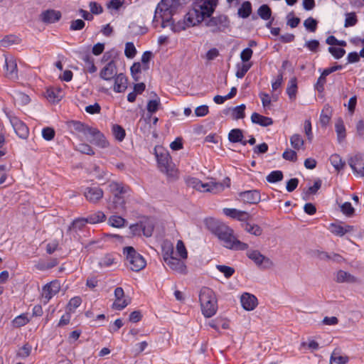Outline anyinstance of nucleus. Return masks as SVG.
I'll use <instances>...</instances> for the list:
<instances>
[{
    "instance_id": "f3484780",
    "label": "nucleus",
    "mask_w": 364,
    "mask_h": 364,
    "mask_svg": "<svg viewBox=\"0 0 364 364\" xmlns=\"http://www.w3.org/2000/svg\"><path fill=\"white\" fill-rule=\"evenodd\" d=\"M130 299L128 296H124L122 288H115V309H123L130 303Z\"/></svg>"
},
{
    "instance_id": "e433bc0d",
    "label": "nucleus",
    "mask_w": 364,
    "mask_h": 364,
    "mask_svg": "<svg viewBox=\"0 0 364 364\" xmlns=\"http://www.w3.org/2000/svg\"><path fill=\"white\" fill-rule=\"evenodd\" d=\"M297 92V81L296 77H292L289 82L288 87L287 88V93L291 100L296 98Z\"/></svg>"
},
{
    "instance_id": "39448f33",
    "label": "nucleus",
    "mask_w": 364,
    "mask_h": 364,
    "mask_svg": "<svg viewBox=\"0 0 364 364\" xmlns=\"http://www.w3.org/2000/svg\"><path fill=\"white\" fill-rule=\"evenodd\" d=\"M130 188L122 183H115V214L126 212L125 204L130 196ZM127 220L122 216L115 215V228H119L127 225Z\"/></svg>"
},
{
    "instance_id": "09e8293b",
    "label": "nucleus",
    "mask_w": 364,
    "mask_h": 364,
    "mask_svg": "<svg viewBox=\"0 0 364 364\" xmlns=\"http://www.w3.org/2000/svg\"><path fill=\"white\" fill-rule=\"evenodd\" d=\"M124 54L128 58H133L136 54V50L133 43L127 42L125 45Z\"/></svg>"
},
{
    "instance_id": "603ef678",
    "label": "nucleus",
    "mask_w": 364,
    "mask_h": 364,
    "mask_svg": "<svg viewBox=\"0 0 364 364\" xmlns=\"http://www.w3.org/2000/svg\"><path fill=\"white\" fill-rule=\"evenodd\" d=\"M14 100L21 105H26L29 103L30 97L23 92H16L14 96Z\"/></svg>"
},
{
    "instance_id": "2f4dec72",
    "label": "nucleus",
    "mask_w": 364,
    "mask_h": 364,
    "mask_svg": "<svg viewBox=\"0 0 364 364\" xmlns=\"http://www.w3.org/2000/svg\"><path fill=\"white\" fill-rule=\"evenodd\" d=\"M252 13V4L250 1H244L241 6L238 9L237 14L240 17L246 18L250 16Z\"/></svg>"
},
{
    "instance_id": "37998d69",
    "label": "nucleus",
    "mask_w": 364,
    "mask_h": 364,
    "mask_svg": "<svg viewBox=\"0 0 364 364\" xmlns=\"http://www.w3.org/2000/svg\"><path fill=\"white\" fill-rule=\"evenodd\" d=\"M29 322V319L27 316L24 314H22L18 316H16L13 320V325L14 327L19 328L25 326L26 323Z\"/></svg>"
},
{
    "instance_id": "79ce46f5",
    "label": "nucleus",
    "mask_w": 364,
    "mask_h": 364,
    "mask_svg": "<svg viewBox=\"0 0 364 364\" xmlns=\"http://www.w3.org/2000/svg\"><path fill=\"white\" fill-rule=\"evenodd\" d=\"M269 183H277L283 179V173L281 171H272L267 177Z\"/></svg>"
},
{
    "instance_id": "052dcab7",
    "label": "nucleus",
    "mask_w": 364,
    "mask_h": 364,
    "mask_svg": "<svg viewBox=\"0 0 364 364\" xmlns=\"http://www.w3.org/2000/svg\"><path fill=\"white\" fill-rule=\"evenodd\" d=\"M159 105H160L159 99L149 100L147 103V107H146L147 111L151 114L155 113L158 110Z\"/></svg>"
},
{
    "instance_id": "f704fd0d",
    "label": "nucleus",
    "mask_w": 364,
    "mask_h": 364,
    "mask_svg": "<svg viewBox=\"0 0 364 364\" xmlns=\"http://www.w3.org/2000/svg\"><path fill=\"white\" fill-rule=\"evenodd\" d=\"M139 228L141 229L143 235L148 237H151L153 233L154 225L149 220L140 221Z\"/></svg>"
},
{
    "instance_id": "f03ea898",
    "label": "nucleus",
    "mask_w": 364,
    "mask_h": 364,
    "mask_svg": "<svg viewBox=\"0 0 364 364\" xmlns=\"http://www.w3.org/2000/svg\"><path fill=\"white\" fill-rule=\"evenodd\" d=\"M182 0H161L157 5L152 19L154 28L158 26L159 19H161V27H168L172 16L181 5Z\"/></svg>"
},
{
    "instance_id": "b1692460",
    "label": "nucleus",
    "mask_w": 364,
    "mask_h": 364,
    "mask_svg": "<svg viewBox=\"0 0 364 364\" xmlns=\"http://www.w3.org/2000/svg\"><path fill=\"white\" fill-rule=\"evenodd\" d=\"M336 281L338 283L354 284L358 282V279L351 274L343 270H339L336 273Z\"/></svg>"
},
{
    "instance_id": "c03bdc74",
    "label": "nucleus",
    "mask_w": 364,
    "mask_h": 364,
    "mask_svg": "<svg viewBox=\"0 0 364 364\" xmlns=\"http://www.w3.org/2000/svg\"><path fill=\"white\" fill-rule=\"evenodd\" d=\"M290 143L294 149L299 150L304 145V140L298 134L292 135L290 138Z\"/></svg>"
},
{
    "instance_id": "423d86ee",
    "label": "nucleus",
    "mask_w": 364,
    "mask_h": 364,
    "mask_svg": "<svg viewBox=\"0 0 364 364\" xmlns=\"http://www.w3.org/2000/svg\"><path fill=\"white\" fill-rule=\"evenodd\" d=\"M199 301L203 314L210 318L214 316L218 309L215 292L209 287H203L199 292Z\"/></svg>"
},
{
    "instance_id": "bf43d9fd",
    "label": "nucleus",
    "mask_w": 364,
    "mask_h": 364,
    "mask_svg": "<svg viewBox=\"0 0 364 364\" xmlns=\"http://www.w3.org/2000/svg\"><path fill=\"white\" fill-rule=\"evenodd\" d=\"M76 150L82 154L93 155L95 153L92 148L87 144H80L76 146Z\"/></svg>"
},
{
    "instance_id": "5701e85b",
    "label": "nucleus",
    "mask_w": 364,
    "mask_h": 364,
    "mask_svg": "<svg viewBox=\"0 0 364 364\" xmlns=\"http://www.w3.org/2000/svg\"><path fill=\"white\" fill-rule=\"evenodd\" d=\"M196 24H191V22L188 21V14L185 16L183 21H178L176 23H174L173 18L168 23V26H171V30L175 33H179L181 31L185 30L187 27L194 26Z\"/></svg>"
},
{
    "instance_id": "4c0bfd02",
    "label": "nucleus",
    "mask_w": 364,
    "mask_h": 364,
    "mask_svg": "<svg viewBox=\"0 0 364 364\" xmlns=\"http://www.w3.org/2000/svg\"><path fill=\"white\" fill-rule=\"evenodd\" d=\"M330 161L332 166L336 168V171H339L342 170L345 166V161H343L337 154H332L330 157Z\"/></svg>"
},
{
    "instance_id": "20e7f679",
    "label": "nucleus",
    "mask_w": 364,
    "mask_h": 364,
    "mask_svg": "<svg viewBox=\"0 0 364 364\" xmlns=\"http://www.w3.org/2000/svg\"><path fill=\"white\" fill-rule=\"evenodd\" d=\"M68 127L72 131L82 134L90 143L102 148L107 146L105 136L96 128L90 127L80 121H70Z\"/></svg>"
},
{
    "instance_id": "412c9836",
    "label": "nucleus",
    "mask_w": 364,
    "mask_h": 364,
    "mask_svg": "<svg viewBox=\"0 0 364 364\" xmlns=\"http://www.w3.org/2000/svg\"><path fill=\"white\" fill-rule=\"evenodd\" d=\"M84 194L90 202L96 203L102 198L103 191L98 187H89L85 189Z\"/></svg>"
},
{
    "instance_id": "7ed1b4c3",
    "label": "nucleus",
    "mask_w": 364,
    "mask_h": 364,
    "mask_svg": "<svg viewBox=\"0 0 364 364\" xmlns=\"http://www.w3.org/2000/svg\"><path fill=\"white\" fill-rule=\"evenodd\" d=\"M218 4V0H196L193 9L188 12L191 24H198L205 18L210 17Z\"/></svg>"
},
{
    "instance_id": "6ab92c4d",
    "label": "nucleus",
    "mask_w": 364,
    "mask_h": 364,
    "mask_svg": "<svg viewBox=\"0 0 364 364\" xmlns=\"http://www.w3.org/2000/svg\"><path fill=\"white\" fill-rule=\"evenodd\" d=\"M242 307L246 311H252L257 306V299L253 294L244 293L240 298Z\"/></svg>"
},
{
    "instance_id": "e2e57ef3",
    "label": "nucleus",
    "mask_w": 364,
    "mask_h": 364,
    "mask_svg": "<svg viewBox=\"0 0 364 364\" xmlns=\"http://www.w3.org/2000/svg\"><path fill=\"white\" fill-rule=\"evenodd\" d=\"M82 299L79 296H75L72 298L68 304V309L69 311H73L75 309H77L81 304Z\"/></svg>"
},
{
    "instance_id": "69168bd1",
    "label": "nucleus",
    "mask_w": 364,
    "mask_h": 364,
    "mask_svg": "<svg viewBox=\"0 0 364 364\" xmlns=\"http://www.w3.org/2000/svg\"><path fill=\"white\" fill-rule=\"evenodd\" d=\"M358 20L355 13H349L346 14L345 20V27L353 26L356 24Z\"/></svg>"
},
{
    "instance_id": "c756f323",
    "label": "nucleus",
    "mask_w": 364,
    "mask_h": 364,
    "mask_svg": "<svg viewBox=\"0 0 364 364\" xmlns=\"http://www.w3.org/2000/svg\"><path fill=\"white\" fill-rule=\"evenodd\" d=\"M81 59L85 63V70L88 73H94L97 71V68L94 63V59L90 54H83Z\"/></svg>"
},
{
    "instance_id": "9d476101",
    "label": "nucleus",
    "mask_w": 364,
    "mask_h": 364,
    "mask_svg": "<svg viewBox=\"0 0 364 364\" xmlns=\"http://www.w3.org/2000/svg\"><path fill=\"white\" fill-rule=\"evenodd\" d=\"M247 256L260 268L270 269L274 267V262L269 258L261 254L258 250H249L247 252Z\"/></svg>"
},
{
    "instance_id": "72a5a7b5",
    "label": "nucleus",
    "mask_w": 364,
    "mask_h": 364,
    "mask_svg": "<svg viewBox=\"0 0 364 364\" xmlns=\"http://www.w3.org/2000/svg\"><path fill=\"white\" fill-rule=\"evenodd\" d=\"M338 141L341 142L346 136V128L341 119H338L335 125Z\"/></svg>"
},
{
    "instance_id": "c85d7f7f",
    "label": "nucleus",
    "mask_w": 364,
    "mask_h": 364,
    "mask_svg": "<svg viewBox=\"0 0 364 364\" xmlns=\"http://www.w3.org/2000/svg\"><path fill=\"white\" fill-rule=\"evenodd\" d=\"M127 87V77L120 73L115 75V91L122 92L124 91Z\"/></svg>"
},
{
    "instance_id": "680f3d73",
    "label": "nucleus",
    "mask_w": 364,
    "mask_h": 364,
    "mask_svg": "<svg viewBox=\"0 0 364 364\" xmlns=\"http://www.w3.org/2000/svg\"><path fill=\"white\" fill-rule=\"evenodd\" d=\"M341 210L343 212V213L346 215L347 216H352L355 212V209L352 206L351 203L349 202L344 203L341 206Z\"/></svg>"
},
{
    "instance_id": "cd10ccee",
    "label": "nucleus",
    "mask_w": 364,
    "mask_h": 364,
    "mask_svg": "<svg viewBox=\"0 0 364 364\" xmlns=\"http://www.w3.org/2000/svg\"><path fill=\"white\" fill-rule=\"evenodd\" d=\"M46 97L49 101L58 102L63 97V91L60 88H49L46 90Z\"/></svg>"
},
{
    "instance_id": "864d4df0",
    "label": "nucleus",
    "mask_w": 364,
    "mask_h": 364,
    "mask_svg": "<svg viewBox=\"0 0 364 364\" xmlns=\"http://www.w3.org/2000/svg\"><path fill=\"white\" fill-rule=\"evenodd\" d=\"M252 64H242L241 65H237V70L236 72V77L237 78H242L247 71L251 68Z\"/></svg>"
},
{
    "instance_id": "6e6d98bb",
    "label": "nucleus",
    "mask_w": 364,
    "mask_h": 364,
    "mask_svg": "<svg viewBox=\"0 0 364 364\" xmlns=\"http://www.w3.org/2000/svg\"><path fill=\"white\" fill-rule=\"evenodd\" d=\"M114 262V257L112 254H107L102 257L99 262V265L101 267H108Z\"/></svg>"
},
{
    "instance_id": "4d7b16f0",
    "label": "nucleus",
    "mask_w": 364,
    "mask_h": 364,
    "mask_svg": "<svg viewBox=\"0 0 364 364\" xmlns=\"http://www.w3.org/2000/svg\"><path fill=\"white\" fill-rule=\"evenodd\" d=\"M176 251L178 255L182 259H186L188 257V252L186 249L185 245L182 240H178L176 244Z\"/></svg>"
},
{
    "instance_id": "0eeeda50",
    "label": "nucleus",
    "mask_w": 364,
    "mask_h": 364,
    "mask_svg": "<svg viewBox=\"0 0 364 364\" xmlns=\"http://www.w3.org/2000/svg\"><path fill=\"white\" fill-rule=\"evenodd\" d=\"M123 255L125 257L127 267L133 272H139L146 265L144 258L133 247H124Z\"/></svg>"
},
{
    "instance_id": "5fc2aeb1",
    "label": "nucleus",
    "mask_w": 364,
    "mask_h": 364,
    "mask_svg": "<svg viewBox=\"0 0 364 364\" xmlns=\"http://www.w3.org/2000/svg\"><path fill=\"white\" fill-rule=\"evenodd\" d=\"M32 347L28 343L23 345L18 351L17 356L21 358H26L29 356Z\"/></svg>"
},
{
    "instance_id": "ea45409f",
    "label": "nucleus",
    "mask_w": 364,
    "mask_h": 364,
    "mask_svg": "<svg viewBox=\"0 0 364 364\" xmlns=\"http://www.w3.org/2000/svg\"><path fill=\"white\" fill-rule=\"evenodd\" d=\"M87 223L86 218H79L73 221L68 228V231L75 230V231L81 230Z\"/></svg>"
},
{
    "instance_id": "473e14b6",
    "label": "nucleus",
    "mask_w": 364,
    "mask_h": 364,
    "mask_svg": "<svg viewBox=\"0 0 364 364\" xmlns=\"http://www.w3.org/2000/svg\"><path fill=\"white\" fill-rule=\"evenodd\" d=\"M106 218L105 215L104 213L101 211H97L95 213H93L90 215H89L87 217H86L87 223L90 224H96L98 223H101L104 221Z\"/></svg>"
},
{
    "instance_id": "de8ad7c7",
    "label": "nucleus",
    "mask_w": 364,
    "mask_h": 364,
    "mask_svg": "<svg viewBox=\"0 0 364 364\" xmlns=\"http://www.w3.org/2000/svg\"><path fill=\"white\" fill-rule=\"evenodd\" d=\"M246 107L244 104L237 106L232 109V116L235 119H242L245 117V109Z\"/></svg>"
},
{
    "instance_id": "393cba45",
    "label": "nucleus",
    "mask_w": 364,
    "mask_h": 364,
    "mask_svg": "<svg viewBox=\"0 0 364 364\" xmlns=\"http://www.w3.org/2000/svg\"><path fill=\"white\" fill-rule=\"evenodd\" d=\"M100 76L102 79L107 81L114 79V58L101 70Z\"/></svg>"
},
{
    "instance_id": "ddd939ff",
    "label": "nucleus",
    "mask_w": 364,
    "mask_h": 364,
    "mask_svg": "<svg viewBox=\"0 0 364 364\" xmlns=\"http://www.w3.org/2000/svg\"><path fill=\"white\" fill-rule=\"evenodd\" d=\"M164 261L168 267L176 272V273L185 274L187 272V269L185 263L181 259L173 257H164Z\"/></svg>"
},
{
    "instance_id": "6e6552de",
    "label": "nucleus",
    "mask_w": 364,
    "mask_h": 364,
    "mask_svg": "<svg viewBox=\"0 0 364 364\" xmlns=\"http://www.w3.org/2000/svg\"><path fill=\"white\" fill-rule=\"evenodd\" d=\"M155 151L160 171L168 176H173L174 168L169 154L166 151L158 153L156 149Z\"/></svg>"
},
{
    "instance_id": "f8f14e48",
    "label": "nucleus",
    "mask_w": 364,
    "mask_h": 364,
    "mask_svg": "<svg viewBox=\"0 0 364 364\" xmlns=\"http://www.w3.org/2000/svg\"><path fill=\"white\" fill-rule=\"evenodd\" d=\"M348 164L355 173L360 177L364 176V154H355L349 159Z\"/></svg>"
},
{
    "instance_id": "49530a36",
    "label": "nucleus",
    "mask_w": 364,
    "mask_h": 364,
    "mask_svg": "<svg viewBox=\"0 0 364 364\" xmlns=\"http://www.w3.org/2000/svg\"><path fill=\"white\" fill-rule=\"evenodd\" d=\"M329 109H330V107L328 105H326L321 114L320 122L323 126H326L331 119Z\"/></svg>"
},
{
    "instance_id": "8fccbe9b",
    "label": "nucleus",
    "mask_w": 364,
    "mask_h": 364,
    "mask_svg": "<svg viewBox=\"0 0 364 364\" xmlns=\"http://www.w3.org/2000/svg\"><path fill=\"white\" fill-rule=\"evenodd\" d=\"M216 268L218 271L223 273L226 278H230L235 273V269L229 266L218 264Z\"/></svg>"
},
{
    "instance_id": "774afa93",
    "label": "nucleus",
    "mask_w": 364,
    "mask_h": 364,
    "mask_svg": "<svg viewBox=\"0 0 364 364\" xmlns=\"http://www.w3.org/2000/svg\"><path fill=\"white\" fill-rule=\"evenodd\" d=\"M125 129L122 126L115 124V139L122 141L125 138Z\"/></svg>"
},
{
    "instance_id": "7c9ffc66",
    "label": "nucleus",
    "mask_w": 364,
    "mask_h": 364,
    "mask_svg": "<svg viewBox=\"0 0 364 364\" xmlns=\"http://www.w3.org/2000/svg\"><path fill=\"white\" fill-rule=\"evenodd\" d=\"M242 228L247 232L254 235L255 236H259L262 233V229L256 224H251L245 222L241 224Z\"/></svg>"
},
{
    "instance_id": "a211bd4d",
    "label": "nucleus",
    "mask_w": 364,
    "mask_h": 364,
    "mask_svg": "<svg viewBox=\"0 0 364 364\" xmlns=\"http://www.w3.org/2000/svg\"><path fill=\"white\" fill-rule=\"evenodd\" d=\"M223 213L228 217L237 219L241 222H247L250 218L249 213L246 211L239 210L235 208H224Z\"/></svg>"
},
{
    "instance_id": "58836bf2",
    "label": "nucleus",
    "mask_w": 364,
    "mask_h": 364,
    "mask_svg": "<svg viewBox=\"0 0 364 364\" xmlns=\"http://www.w3.org/2000/svg\"><path fill=\"white\" fill-rule=\"evenodd\" d=\"M257 14L263 20H268L271 18L272 10L268 5L263 4L258 9Z\"/></svg>"
},
{
    "instance_id": "c9c22d12",
    "label": "nucleus",
    "mask_w": 364,
    "mask_h": 364,
    "mask_svg": "<svg viewBox=\"0 0 364 364\" xmlns=\"http://www.w3.org/2000/svg\"><path fill=\"white\" fill-rule=\"evenodd\" d=\"M348 362V356L341 355L336 349L333 350L330 359L331 364H346Z\"/></svg>"
},
{
    "instance_id": "2eb2a0df",
    "label": "nucleus",
    "mask_w": 364,
    "mask_h": 364,
    "mask_svg": "<svg viewBox=\"0 0 364 364\" xmlns=\"http://www.w3.org/2000/svg\"><path fill=\"white\" fill-rule=\"evenodd\" d=\"M61 16L60 11L54 9H47L41 14L40 20L46 24H50L58 21Z\"/></svg>"
},
{
    "instance_id": "0e129e2a",
    "label": "nucleus",
    "mask_w": 364,
    "mask_h": 364,
    "mask_svg": "<svg viewBox=\"0 0 364 364\" xmlns=\"http://www.w3.org/2000/svg\"><path fill=\"white\" fill-rule=\"evenodd\" d=\"M42 136L46 141H50L55 136V130L51 127H45L42 130Z\"/></svg>"
},
{
    "instance_id": "4468645a",
    "label": "nucleus",
    "mask_w": 364,
    "mask_h": 364,
    "mask_svg": "<svg viewBox=\"0 0 364 364\" xmlns=\"http://www.w3.org/2000/svg\"><path fill=\"white\" fill-rule=\"evenodd\" d=\"M240 200L245 203L257 204L261 200L259 191L257 190L246 191L239 193Z\"/></svg>"
},
{
    "instance_id": "a878e982",
    "label": "nucleus",
    "mask_w": 364,
    "mask_h": 364,
    "mask_svg": "<svg viewBox=\"0 0 364 364\" xmlns=\"http://www.w3.org/2000/svg\"><path fill=\"white\" fill-rule=\"evenodd\" d=\"M251 121L252 123L259 124L262 127H268L273 124L272 118L261 115L257 112L252 113Z\"/></svg>"
},
{
    "instance_id": "a19ab883",
    "label": "nucleus",
    "mask_w": 364,
    "mask_h": 364,
    "mask_svg": "<svg viewBox=\"0 0 364 364\" xmlns=\"http://www.w3.org/2000/svg\"><path fill=\"white\" fill-rule=\"evenodd\" d=\"M20 42V39L13 35L6 36L1 41V46L2 47H9L14 44H18Z\"/></svg>"
},
{
    "instance_id": "4be33fe9",
    "label": "nucleus",
    "mask_w": 364,
    "mask_h": 364,
    "mask_svg": "<svg viewBox=\"0 0 364 364\" xmlns=\"http://www.w3.org/2000/svg\"><path fill=\"white\" fill-rule=\"evenodd\" d=\"M6 76L12 80L18 79L17 64L13 59H5Z\"/></svg>"
},
{
    "instance_id": "bb28decb",
    "label": "nucleus",
    "mask_w": 364,
    "mask_h": 364,
    "mask_svg": "<svg viewBox=\"0 0 364 364\" xmlns=\"http://www.w3.org/2000/svg\"><path fill=\"white\" fill-rule=\"evenodd\" d=\"M243 133L240 129H233L228 134V139L232 143H241L242 145H246V140H243Z\"/></svg>"
},
{
    "instance_id": "13d9d810",
    "label": "nucleus",
    "mask_w": 364,
    "mask_h": 364,
    "mask_svg": "<svg viewBox=\"0 0 364 364\" xmlns=\"http://www.w3.org/2000/svg\"><path fill=\"white\" fill-rule=\"evenodd\" d=\"M328 52L332 54V55L336 59L341 58L346 53V50L341 48H335V47H329L328 48Z\"/></svg>"
},
{
    "instance_id": "3c124183",
    "label": "nucleus",
    "mask_w": 364,
    "mask_h": 364,
    "mask_svg": "<svg viewBox=\"0 0 364 364\" xmlns=\"http://www.w3.org/2000/svg\"><path fill=\"white\" fill-rule=\"evenodd\" d=\"M318 22L312 17H309L304 22V27L310 32H315L317 28Z\"/></svg>"
},
{
    "instance_id": "338daca9",
    "label": "nucleus",
    "mask_w": 364,
    "mask_h": 364,
    "mask_svg": "<svg viewBox=\"0 0 364 364\" xmlns=\"http://www.w3.org/2000/svg\"><path fill=\"white\" fill-rule=\"evenodd\" d=\"M85 26V23L82 19H77L70 22V29L71 31L82 30Z\"/></svg>"
},
{
    "instance_id": "aec40b11",
    "label": "nucleus",
    "mask_w": 364,
    "mask_h": 364,
    "mask_svg": "<svg viewBox=\"0 0 364 364\" xmlns=\"http://www.w3.org/2000/svg\"><path fill=\"white\" fill-rule=\"evenodd\" d=\"M199 188L197 191L203 192H211L213 193H218L223 191V184L218 182L210 181L209 183H203L200 181L198 185Z\"/></svg>"
},
{
    "instance_id": "f257e3e1",
    "label": "nucleus",
    "mask_w": 364,
    "mask_h": 364,
    "mask_svg": "<svg viewBox=\"0 0 364 364\" xmlns=\"http://www.w3.org/2000/svg\"><path fill=\"white\" fill-rule=\"evenodd\" d=\"M212 232L223 242L225 247L234 250H245L248 245L240 241L234 236V231L224 223L216 222L212 227Z\"/></svg>"
},
{
    "instance_id": "dca6fc26",
    "label": "nucleus",
    "mask_w": 364,
    "mask_h": 364,
    "mask_svg": "<svg viewBox=\"0 0 364 364\" xmlns=\"http://www.w3.org/2000/svg\"><path fill=\"white\" fill-rule=\"evenodd\" d=\"M10 121L16 134L21 139H26L29 134L27 126L16 117Z\"/></svg>"
},
{
    "instance_id": "a18cd8bd",
    "label": "nucleus",
    "mask_w": 364,
    "mask_h": 364,
    "mask_svg": "<svg viewBox=\"0 0 364 364\" xmlns=\"http://www.w3.org/2000/svg\"><path fill=\"white\" fill-rule=\"evenodd\" d=\"M141 69H143V65H141L140 63H134L131 67V74L135 81L139 80L140 77L139 74L141 73Z\"/></svg>"
},
{
    "instance_id": "9b49d317",
    "label": "nucleus",
    "mask_w": 364,
    "mask_h": 364,
    "mask_svg": "<svg viewBox=\"0 0 364 364\" xmlns=\"http://www.w3.org/2000/svg\"><path fill=\"white\" fill-rule=\"evenodd\" d=\"M60 284L58 280H54L43 286L42 289V299L44 303H47L50 299L59 292Z\"/></svg>"
},
{
    "instance_id": "1a4fd4ad",
    "label": "nucleus",
    "mask_w": 364,
    "mask_h": 364,
    "mask_svg": "<svg viewBox=\"0 0 364 364\" xmlns=\"http://www.w3.org/2000/svg\"><path fill=\"white\" fill-rule=\"evenodd\" d=\"M205 24L207 26L213 28V33H218L224 31L227 28H228L230 26V21L227 16L222 14L215 17H211L206 21Z\"/></svg>"
}]
</instances>
